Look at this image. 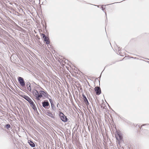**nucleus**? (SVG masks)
<instances>
[{"label":"nucleus","mask_w":149,"mask_h":149,"mask_svg":"<svg viewBox=\"0 0 149 149\" xmlns=\"http://www.w3.org/2000/svg\"><path fill=\"white\" fill-rule=\"evenodd\" d=\"M46 42V44L47 45V44H49V40H48V41Z\"/></svg>","instance_id":"obj_16"},{"label":"nucleus","mask_w":149,"mask_h":149,"mask_svg":"<svg viewBox=\"0 0 149 149\" xmlns=\"http://www.w3.org/2000/svg\"><path fill=\"white\" fill-rule=\"evenodd\" d=\"M147 125V124H145V125Z\"/></svg>","instance_id":"obj_20"},{"label":"nucleus","mask_w":149,"mask_h":149,"mask_svg":"<svg viewBox=\"0 0 149 149\" xmlns=\"http://www.w3.org/2000/svg\"><path fill=\"white\" fill-rule=\"evenodd\" d=\"M29 82H28V83L27 84V86H29Z\"/></svg>","instance_id":"obj_17"},{"label":"nucleus","mask_w":149,"mask_h":149,"mask_svg":"<svg viewBox=\"0 0 149 149\" xmlns=\"http://www.w3.org/2000/svg\"><path fill=\"white\" fill-rule=\"evenodd\" d=\"M60 116L61 120L64 122H66L67 121V118L66 116L62 113L61 112L60 114Z\"/></svg>","instance_id":"obj_2"},{"label":"nucleus","mask_w":149,"mask_h":149,"mask_svg":"<svg viewBox=\"0 0 149 149\" xmlns=\"http://www.w3.org/2000/svg\"><path fill=\"white\" fill-rule=\"evenodd\" d=\"M18 81L20 84L23 87L25 85L24 81L23 79L20 77L18 78Z\"/></svg>","instance_id":"obj_3"},{"label":"nucleus","mask_w":149,"mask_h":149,"mask_svg":"<svg viewBox=\"0 0 149 149\" xmlns=\"http://www.w3.org/2000/svg\"><path fill=\"white\" fill-rule=\"evenodd\" d=\"M83 99L84 102H86V103L87 104H87H88V103H89L88 102V100L86 98V97L84 95H83Z\"/></svg>","instance_id":"obj_8"},{"label":"nucleus","mask_w":149,"mask_h":149,"mask_svg":"<svg viewBox=\"0 0 149 149\" xmlns=\"http://www.w3.org/2000/svg\"><path fill=\"white\" fill-rule=\"evenodd\" d=\"M95 90L96 92V94L97 95H100L101 93L100 88L98 87H95Z\"/></svg>","instance_id":"obj_5"},{"label":"nucleus","mask_w":149,"mask_h":149,"mask_svg":"<svg viewBox=\"0 0 149 149\" xmlns=\"http://www.w3.org/2000/svg\"><path fill=\"white\" fill-rule=\"evenodd\" d=\"M6 127L7 129H8L9 128H10L11 126L9 124H7L6 125Z\"/></svg>","instance_id":"obj_14"},{"label":"nucleus","mask_w":149,"mask_h":149,"mask_svg":"<svg viewBox=\"0 0 149 149\" xmlns=\"http://www.w3.org/2000/svg\"><path fill=\"white\" fill-rule=\"evenodd\" d=\"M42 105L45 108L46 107H47L49 105V103L48 102L44 101L42 102Z\"/></svg>","instance_id":"obj_7"},{"label":"nucleus","mask_w":149,"mask_h":149,"mask_svg":"<svg viewBox=\"0 0 149 149\" xmlns=\"http://www.w3.org/2000/svg\"><path fill=\"white\" fill-rule=\"evenodd\" d=\"M102 10H104V8H103V7L102 6Z\"/></svg>","instance_id":"obj_18"},{"label":"nucleus","mask_w":149,"mask_h":149,"mask_svg":"<svg viewBox=\"0 0 149 149\" xmlns=\"http://www.w3.org/2000/svg\"><path fill=\"white\" fill-rule=\"evenodd\" d=\"M58 104H57V107H58Z\"/></svg>","instance_id":"obj_19"},{"label":"nucleus","mask_w":149,"mask_h":149,"mask_svg":"<svg viewBox=\"0 0 149 149\" xmlns=\"http://www.w3.org/2000/svg\"><path fill=\"white\" fill-rule=\"evenodd\" d=\"M49 101H50V103H51V104L52 107H53L54 105L52 104V100L51 99H49Z\"/></svg>","instance_id":"obj_15"},{"label":"nucleus","mask_w":149,"mask_h":149,"mask_svg":"<svg viewBox=\"0 0 149 149\" xmlns=\"http://www.w3.org/2000/svg\"><path fill=\"white\" fill-rule=\"evenodd\" d=\"M30 146L32 147H35V144L34 143L31 141H30V142H29Z\"/></svg>","instance_id":"obj_12"},{"label":"nucleus","mask_w":149,"mask_h":149,"mask_svg":"<svg viewBox=\"0 0 149 149\" xmlns=\"http://www.w3.org/2000/svg\"><path fill=\"white\" fill-rule=\"evenodd\" d=\"M46 114L48 116H49L51 117H53V115L49 111H47L46 113Z\"/></svg>","instance_id":"obj_10"},{"label":"nucleus","mask_w":149,"mask_h":149,"mask_svg":"<svg viewBox=\"0 0 149 149\" xmlns=\"http://www.w3.org/2000/svg\"><path fill=\"white\" fill-rule=\"evenodd\" d=\"M29 86H27V88L29 91H31V88L30 86V83H29Z\"/></svg>","instance_id":"obj_13"},{"label":"nucleus","mask_w":149,"mask_h":149,"mask_svg":"<svg viewBox=\"0 0 149 149\" xmlns=\"http://www.w3.org/2000/svg\"><path fill=\"white\" fill-rule=\"evenodd\" d=\"M116 137L117 140L118 141L121 140L122 139V137L120 136L119 133H117L116 134Z\"/></svg>","instance_id":"obj_6"},{"label":"nucleus","mask_w":149,"mask_h":149,"mask_svg":"<svg viewBox=\"0 0 149 149\" xmlns=\"http://www.w3.org/2000/svg\"><path fill=\"white\" fill-rule=\"evenodd\" d=\"M32 106V107L33 108V109L34 110H36L37 109V108L36 107V106L35 104H34L33 102H32L31 104H30Z\"/></svg>","instance_id":"obj_11"},{"label":"nucleus","mask_w":149,"mask_h":149,"mask_svg":"<svg viewBox=\"0 0 149 149\" xmlns=\"http://www.w3.org/2000/svg\"><path fill=\"white\" fill-rule=\"evenodd\" d=\"M33 94L35 98L38 100H40L41 98L43 99V97H46L47 93L44 91H40L39 92L36 90H34L33 91Z\"/></svg>","instance_id":"obj_1"},{"label":"nucleus","mask_w":149,"mask_h":149,"mask_svg":"<svg viewBox=\"0 0 149 149\" xmlns=\"http://www.w3.org/2000/svg\"><path fill=\"white\" fill-rule=\"evenodd\" d=\"M23 97L30 104H31L32 102H33V101L31 100V99L28 96L24 95Z\"/></svg>","instance_id":"obj_4"},{"label":"nucleus","mask_w":149,"mask_h":149,"mask_svg":"<svg viewBox=\"0 0 149 149\" xmlns=\"http://www.w3.org/2000/svg\"><path fill=\"white\" fill-rule=\"evenodd\" d=\"M41 36H42V38L46 42L49 40V38L47 37L44 34H42Z\"/></svg>","instance_id":"obj_9"}]
</instances>
